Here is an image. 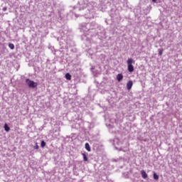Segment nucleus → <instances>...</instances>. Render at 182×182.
Masks as SVG:
<instances>
[{
    "mask_svg": "<svg viewBox=\"0 0 182 182\" xmlns=\"http://www.w3.org/2000/svg\"><path fill=\"white\" fill-rule=\"evenodd\" d=\"M133 63H134V60H133V58H128L127 64V70L128 72H129V73H132V72H134V66H133Z\"/></svg>",
    "mask_w": 182,
    "mask_h": 182,
    "instance_id": "obj_1",
    "label": "nucleus"
},
{
    "mask_svg": "<svg viewBox=\"0 0 182 182\" xmlns=\"http://www.w3.org/2000/svg\"><path fill=\"white\" fill-rule=\"evenodd\" d=\"M26 83L28 86L29 89H36L38 87V82L27 78L26 79Z\"/></svg>",
    "mask_w": 182,
    "mask_h": 182,
    "instance_id": "obj_2",
    "label": "nucleus"
},
{
    "mask_svg": "<svg viewBox=\"0 0 182 182\" xmlns=\"http://www.w3.org/2000/svg\"><path fill=\"white\" fill-rule=\"evenodd\" d=\"M92 25H93V26H97L96 23L95 22H92V23H83L81 29L82 31H84V32H88V31H90V26H92Z\"/></svg>",
    "mask_w": 182,
    "mask_h": 182,
    "instance_id": "obj_3",
    "label": "nucleus"
},
{
    "mask_svg": "<svg viewBox=\"0 0 182 182\" xmlns=\"http://www.w3.org/2000/svg\"><path fill=\"white\" fill-rule=\"evenodd\" d=\"M133 87V81L129 80L127 84V90H130Z\"/></svg>",
    "mask_w": 182,
    "mask_h": 182,
    "instance_id": "obj_4",
    "label": "nucleus"
},
{
    "mask_svg": "<svg viewBox=\"0 0 182 182\" xmlns=\"http://www.w3.org/2000/svg\"><path fill=\"white\" fill-rule=\"evenodd\" d=\"M141 175L142 178H144V180H146V178H147V177H149V175H147V173H146V171H144V170L141 171Z\"/></svg>",
    "mask_w": 182,
    "mask_h": 182,
    "instance_id": "obj_5",
    "label": "nucleus"
},
{
    "mask_svg": "<svg viewBox=\"0 0 182 182\" xmlns=\"http://www.w3.org/2000/svg\"><path fill=\"white\" fill-rule=\"evenodd\" d=\"M117 80L122 82V80H123V74H118L117 75Z\"/></svg>",
    "mask_w": 182,
    "mask_h": 182,
    "instance_id": "obj_6",
    "label": "nucleus"
},
{
    "mask_svg": "<svg viewBox=\"0 0 182 182\" xmlns=\"http://www.w3.org/2000/svg\"><path fill=\"white\" fill-rule=\"evenodd\" d=\"M4 129L5 130V132H9V130H11V127H9V125H8V124H4Z\"/></svg>",
    "mask_w": 182,
    "mask_h": 182,
    "instance_id": "obj_7",
    "label": "nucleus"
},
{
    "mask_svg": "<svg viewBox=\"0 0 182 182\" xmlns=\"http://www.w3.org/2000/svg\"><path fill=\"white\" fill-rule=\"evenodd\" d=\"M65 77L67 79V80H70L72 79V75L69 73H67Z\"/></svg>",
    "mask_w": 182,
    "mask_h": 182,
    "instance_id": "obj_8",
    "label": "nucleus"
},
{
    "mask_svg": "<svg viewBox=\"0 0 182 182\" xmlns=\"http://www.w3.org/2000/svg\"><path fill=\"white\" fill-rule=\"evenodd\" d=\"M91 72L94 75V76H96L97 75V71L95 70V66L91 67Z\"/></svg>",
    "mask_w": 182,
    "mask_h": 182,
    "instance_id": "obj_9",
    "label": "nucleus"
},
{
    "mask_svg": "<svg viewBox=\"0 0 182 182\" xmlns=\"http://www.w3.org/2000/svg\"><path fill=\"white\" fill-rule=\"evenodd\" d=\"M85 149H86L87 151H91L90 145L89 144V143L85 144Z\"/></svg>",
    "mask_w": 182,
    "mask_h": 182,
    "instance_id": "obj_10",
    "label": "nucleus"
},
{
    "mask_svg": "<svg viewBox=\"0 0 182 182\" xmlns=\"http://www.w3.org/2000/svg\"><path fill=\"white\" fill-rule=\"evenodd\" d=\"M9 48H10V49H11V50H14V49H15V45H14V43H9Z\"/></svg>",
    "mask_w": 182,
    "mask_h": 182,
    "instance_id": "obj_11",
    "label": "nucleus"
},
{
    "mask_svg": "<svg viewBox=\"0 0 182 182\" xmlns=\"http://www.w3.org/2000/svg\"><path fill=\"white\" fill-rule=\"evenodd\" d=\"M164 50L163 48H159V49H158L159 56H161V55H163Z\"/></svg>",
    "mask_w": 182,
    "mask_h": 182,
    "instance_id": "obj_12",
    "label": "nucleus"
},
{
    "mask_svg": "<svg viewBox=\"0 0 182 182\" xmlns=\"http://www.w3.org/2000/svg\"><path fill=\"white\" fill-rule=\"evenodd\" d=\"M153 176H154V180H159V175H157L156 172L154 173Z\"/></svg>",
    "mask_w": 182,
    "mask_h": 182,
    "instance_id": "obj_13",
    "label": "nucleus"
},
{
    "mask_svg": "<svg viewBox=\"0 0 182 182\" xmlns=\"http://www.w3.org/2000/svg\"><path fill=\"white\" fill-rule=\"evenodd\" d=\"M82 154L83 156L84 161H87L88 159H87V156L86 155V154Z\"/></svg>",
    "mask_w": 182,
    "mask_h": 182,
    "instance_id": "obj_14",
    "label": "nucleus"
},
{
    "mask_svg": "<svg viewBox=\"0 0 182 182\" xmlns=\"http://www.w3.org/2000/svg\"><path fill=\"white\" fill-rule=\"evenodd\" d=\"M41 146L42 148L45 147L46 146V142H45V141H41Z\"/></svg>",
    "mask_w": 182,
    "mask_h": 182,
    "instance_id": "obj_15",
    "label": "nucleus"
},
{
    "mask_svg": "<svg viewBox=\"0 0 182 182\" xmlns=\"http://www.w3.org/2000/svg\"><path fill=\"white\" fill-rule=\"evenodd\" d=\"M96 28H97V25L96 24V26L92 25L90 26V31L93 30V29H96Z\"/></svg>",
    "mask_w": 182,
    "mask_h": 182,
    "instance_id": "obj_16",
    "label": "nucleus"
},
{
    "mask_svg": "<svg viewBox=\"0 0 182 182\" xmlns=\"http://www.w3.org/2000/svg\"><path fill=\"white\" fill-rule=\"evenodd\" d=\"M33 149L35 150H38L39 149V145H38V143L36 144V146H33Z\"/></svg>",
    "mask_w": 182,
    "mask_h": 182,
    "instance_id": "obj_17",
    "label": "nucleus"
},
{
    "mask_svg": "<svg viewBox=\"0 0 182 182\" xmlns=\"http://www.w3.org/2000/svg\"><path fill=\"white\" fill-rule=\"evenodd\" d=\"M6 10H7V8H6V7H4V8H3L4 12H6Z\"/></svg>",
    "mask_w": 182,
    "mask_h": 182,
    "instance_id": "obj_18",
    "label": "nucleus"
},
{
    "mask_svg": "<svg viewBox=\"0 0 182 182\" xmlns=\"http://www.w3.org/2000/svg\"><path fill=\"white\" fill-rule=\"evenodd\" d=\"M112 161H114L115 163H117V159H113Z\"/></svg>",
    "mask_w": 182,
    "mask_h": 182,
    "instance_id": "obj_19",
    "label": "nucleus"
},
{
    "mask_svg": "<svg viewBox=\"0 0 182 182\" xmlns=\"http://www.w3.org/2000/svg\"><path fill=\"white\" fill-rule=\"evenodd\" d=\"M152 2L156 3V2H157V0H152Z\"/></svg>",
    "mask_w": 182,
    "mask_h": 182,
    "instance_id": "obj_20",
    "label": "nucleus"
}]
</instances>
